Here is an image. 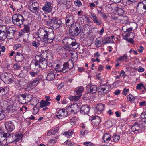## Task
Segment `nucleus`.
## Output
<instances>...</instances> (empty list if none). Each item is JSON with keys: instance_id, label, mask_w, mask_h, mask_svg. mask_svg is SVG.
<instances>
[{"instance_id": "2", "label": "nucleus", "mask_w": 146, "mask_h": 146, "mask_svg": "<svg viewBox=\"0 0 146 146\" xmlns=\"http://www.w3.org/2000/svg\"><path fill=\"white\" fill-rule=\"evenodd\" d=\"M62 41L63 43L64 44V49L68 51L71 50L72 48L76 49L79 46L75 39L70 37H65L62 40Z\"/></svg>"}, {"instance_id": "6", "label": "nucleus", "mask_w": 146, "mask_h": 146, "mask_svg": "<svg viewBox=\"0 0 146 146\" xmlns=\"http://www.w3.org/2000/svg\"><path fill=\"white\" fill-rule=\"evenodd\" d=\"M146 125L142 121H136L134 123V125L131 127L132 131H137L138 133L141 131V129H143Z\"/></svg>"}, {"instance_id": "34", "label": "nucleus", "mask_w": 146, "mask_h": 146, "mask_svg": "<svg viewBox=\"0 0 146 146\" xmlns=\"http://www.w3.org/2000/svg\"><path fill=\"white\" fill-rule=\"evenodd\" d=\"M7 33L6 32H2L1 29V40L4 41L7 38Z\"/></svg>"}, {"instance_id": "14", "label": "nucleus", "mask_w": 146, "mask_h": 146, "mask_svg": "<svg viewBox=\"0 0 146 146\" xmlns=\"http://www.w3.org/2000/svg\"><path fill=\"white\" fill-rule=\"evenodd\" d=\"M54 39V35L53 31L49 32L44 42L46 43H51L53 42Z\"/></svg>"}, {"instance_id": "10", "label": "nucleus", "mask_w": 146, "mask_h": 146, "mask_svg": "<svg viewBox=\"0 0 146 146\" xmlns=\"http://www.w3.org/2000/svg\"><path fill=\"white\" fill-rule=\"evenodd\" d=\"M68 115L67 111L64 109L58 110L56 117L60 119L66 117Z\"/></svg>"}, {"instance_id": "36", "label": "nucleus", "mask_w": 146, "mask_h": 146, "mask_svg": "<svg viewBox=\"0 0 146 146\" xmlns=\"http://www.w3.org/2000/svg\"><path fill=\"white\" fill-rule=\"evenodd\" d=\"M24 27L22 30L25 33H27L26 34L28 35L29 34L30 27L28 25H24Z\"/></svg>"}, {"instance_id": "45", "label": "nucleus", "mask_w": 146, "mask_h": 146, "mask_svg": "<svg viewBox=\"0 0 146 146\" xmlns=\"http://www.w3.org/2000/svg\"><path fill=\"white\" fill-rule=\"evenodd\" d=\"M73 133L71 131L65 132L63 133V135L66 136L68 137H69L72 135Z\"/></svg>"}, {"instance_id": "12", "label": "nucleus", "mask_w": 146, "mask_h": 146, "mask_svg": "<svg viewBox=\"0 0 146 146\" xmlns=\"http://www.w3.org/2000/svg\"><path fill=\"white\" fill-rule=\"evenodd\" d=\"M42 9L45 13H50L52 9V4L50 2H46Z\"/></svg>"}, {"instance_id": "56", "label": "nucleus", "mask_w": 146, "mask_h": 146, "mask_svg": "<svg viewBox=\"0 0 146 146\" xmlns=\"http://www.w3.org/2000/svg\"><path fill=\"white\" fill-rule=\"evenodd\" d=\"M13 68L15 69L18 70L21 68V66L18 64L15 63L13 65Z\"/></svg>"}, {"instance_id": "40", "label": "nucleus", "mask_w": 146, "mask_h": 146, "mask_svg": "<svg viewBox=\"0 0 146 146\" xmlns=\"http://www.w3.org/2000/svg\"><path fill=\"white\" fill-rule=\"evenodd\" d=\"M120 139L119 135L117 134L114 135L111 137V141H113L115 142L117 141Z\"/></svg>"}, {"instance_id": "61", "label": "nucleus", "mask_w": 146, "mask_h": 146, "mask_svg": "<svg viewBox=\"0 0 146 146\" xmlns=\"http://www.w3.org/2000/svg\"><path fill=\"white\" fill-rule=\"evenodd\" d=\"M78 118L76 117H73L70 119V121L71 123H74L76 122L78 120Z\"/></svg>"}, {"instance_id": "7", "label": "nucleus", "mask_w": 146, "mask_h": 146, "mask_svg": "<svg viewBox=\"0 0 146 146\" xmlns=\"http://www.w3.org/2000/svg\"><path fill=\"white\" fill-rule=\"evenodd\" d=\"M111 88V86L109 85L103 84L100 85L98 91V93L99 95L104 94L108 93Z\"/></svg>"}, {"instance_id": "52", "label": "nucleus", "mask_w": 146, "mask_h": 146, "mask_svg": "<svg viewBox=\"0 0 146 146\" xmlns=\"http://www.w3.org/2000/svg\"><path fill=\"white\" fill-rule=\"evenodd\" d=\"M74 4L76 6L78 7H80L82 5L81 2L79 0L75 1Z\"/></svg>"}, {"instance_id": "4", "label": "nucleus", "mask_w": 146, "mask_h": 146, "mask_svg": "<svg viewBox=\"0 0 146 146\" xmlns=\"http://www.w3.org/2000/svg\"><path fill=\"white\" fill-rule=\"evenodd\" d=\"M82 29V27L79 23L77 22L73 23L70 27V35L74 37L78 36L81 32Z\"/></svg>"}, {"instance_id": "57", "label": "nucleus", "mask_w": 146, "mask_h": 146, "mask_svg": "<svg viewBox=\"0 0 146 146\" xmlns=\"http://www.w3.org/2000/svg\"><path fill=\"white\" fill-rule=\"evenodd\" d=\"M129 24H126L122 27V30L124 32H125L127 31V29L128 27H129Z\"/></svg>"}, {"instance_id": "3", "label": "nucleus", "mask_w": 146, "mask_h": 146, "mask_svg": "<svg viewBox=\"0 0 146 146\" xmlns=\"http://www.w3.org/2000/svg\"><path fill=\"white\" fill-rule=\"evenodd\" d=\"M42 20L46 25L52 27L54 29L58 28L62 26V21L58 20L56 17H52L48 19H42Z\"/></svg>"}, {"instance_id": "15", "label": "nucleus", "mask_w": 146, "mask_h": 146, "mask_svg": "<svg viewBox=\"0 0 146 146\" xmlns=\"http://www.w3.org/2000/svg\"><path fill=\"white\" fill-rule=\"evenodd\" d=\"M90 16L94 21V23L96 24V25L99 26L101 25V21L98 19L95 14L94 13L90 12Z\"/></svg>"}, {"instance_id": "37", "label": "nucleus", "mask_w": 146, "mask_h": 146, "mask_svg": "<svg viewBox=\"0 0 146 146\" xmlns=\"http://www.w3.org/2000/svg\"><path fill=\"white\" fill-rule=\"evenodd\" d=\"M1 29L2 32H7V28L5 25H3V21L1 19Z\"/></svg>"}, {"instance_id": "55", "label": "nucleus", "mask_w": 146, "mask_h": 146, "mask_svg": "<svg viewBox=\"0 0 146 146\" xmlns=\"http://www.w3.org/2000/svg\"><path fill=\"white\" fill-rule=\"evenodd\" d=\"M59 129L58 128H56L54 129H52L50 130V131L51 132H52V135H53L56 133V132H58V131Z\"/></svg>"}, {"instance_id": "18", "label": "nucleus", "mask_w": 146, "mask_h": 146, "mask_svg": "<svg viewBox=\"0 0 146 146\" xmlns=\"http://www.w3.org/2000/svg\"><path fill=\"white\" fill-rule=\"evenodd\" d=\"M78 105L76 103L71 105L69 106L67 108L68 110L70 111L71 113L73 112L74 113H76L78 111Z\"/></svg>"}, {"instance_id": "19", "label": "nucleus", "mask_w": 146, "mask_h": 146, "mask_svg": "<svg viewBox=\"0 0 146 146\" xmlns=\"http://www.w3.org/2000/svg\"><path fill=\"white\" fill-rule=\"evenodd\" d=\"M87 86L89 88L88 90L91 94H95L97 92L98 87L96 85H92L90 83L87 85Z\"/></svg>"}, {"instance_id": "38", "label": "nucleus", "mask_w": 146, "mask_h": 146, "mask_svg": "<svg viewBox=\"0 0 146 146\" xmlns=\"http://www.w3.org/2000/svg\"><path fill=\"white\" fill-rule=\"evenodd\" d=\"M128 56L126 54H124L123 56L119 57L118 59V60L120 61H125L126 62H127V59Z\"/></svg>"}, {"instance_id": "53", "label": "nucleus", "mask_w": 146, "mask_h": 146, "mask_svg": "<svg viewBox=\"0 0 146 146\" xmlns=\"http://www.w3.org/2000/svg\"><path fill=\"white\" fill-rule=\"evenodd\" d=\"M36 105H33V106H34L33 108V113L34 115H36V114H37L38 112H39V109H37V108H36V110L35 109V108L36 107Z\"/></svg>"}, {"instance_id": "16", "label": "nucleus", "mask_w": 146, "mask_h": 146, "mask_svg": "<svg viewBox=\"0 0 146 146\" xmlns=\"http://www.w3.org/2000/svg\"><path fill=\"white\" fill-rule=\"evenodd\" d=\"M90 119L92 122V125L93 126H98L100 122V118L98 116L91 117Z\"/></svg>"}, {"instance_id": "27", "label": "nucleus", "mask_w": 146, "mask_h": 146, "mask_svg": "<svg viewBox=\"0 0 146 146\" xmlns=\"http://www.w3.org/2000/svg\"><path fill=\"white\" fill-rule=\"evenodd\" d=\"M102 41H103V42L102 43L103 45H105L109 43H114L113 40H111L109 37L102 39Z\"/></svg>"}, {"instance_id": "62", "label": "nucleus", "mask_w": 146, "mask_h": 146, "mask_svg": "<svg viewBox=\"0 0 146 146\" xmlns=\"http://www.w3.org/2000/svg\"><path fill=\"white\" fill-rule=\"evenodd\" d=\"M1 120L3 119L5 117V113L3 110L1 111Z\"/></svg>"}, {"instance_id": "21", "label": "nucleus", "mask_w": 146, "mask_h": 146, "mask_svg": "<svg viewBox=\"0 0 146 146\" xmlns=\"http://www.w3.org/2000/svg\"><path fill=\"white\" fill-rule=\"evenodd\" d=\"M131 23L132 24V27H128L127 29L126 32H124L123 33H126L127 34H129V35H130L131 34H133V33L131 31H132L133 29H137V24L134 22L133 23Z\"/></svg>"}, {"instance_id": "22", "label": "nucleus", "mask_w": 146, "mask_h": 146, "mask_svg": "<svg viewBox=\"0 0 146 146\" xmlns=\"http://www.w3.org/2000/svg\"><path fill=\"white\" fill-rule=\"evenodd\" d=\"M84 90V88L83 87L81 86L78 87L75 90L74 94L75 95H78L81 96Z\"/></svg>"}, {"instance_id": "58", "label": "nucleus", "mask_w": 146, "mask_h": 146, "mask_svg": "<svg viewBox=\"0 0 146 146\" xmlns=\"http://www.w3.org/2000/svg\"><path fill=\"white\" fill-rule=\"evenodd\" d=\"M36 86V84H34L32 83V82H29L27 85V87L28 88L29 87L31 89H32L33 88V86Z\"/></svg>"}, {"instance_id": "29", "label": "nucleus", "mask_w": 146, "mask_h": 146, "mask_svg": "<svg viewBox=\"0 0 146 146\" xmlns=\"http://www.w3.org/2000/svg\"><path fill=\"white\" fill-rule=\"evenodd\" d=\"M42 76L41 75H39L37 77L33 80L32 83L36 84V86L39 82V81L42 79Z\"/></svg>"}, {"instance_id": "25", "label": "nucleus", "mask_w": 146, "mask_h": 146, "mask_svg": "<svg viewBox=\"0 0 146 146\" xmlns=\"http://www.w3.org/2000/svg\"><path fill=\"white\" fill-rule=\"evenodd\" d=\"M18 108L17 107H16L15 105L9 106H7L6 108L7 110V111L8 112H13L15 111L16 110L17 108Z\"/></svg>"}, {"instance_id": "41", "label": "nucleus", "mask_w": 146, "mask_h": 146, "mask_svg": "<svg viewBox=\"0 0 146 146\" xmlns=\"http://www.w3.org/2000/svg\"><path fill=\"white\" fill-rule=\"evenodd\" d=\"M97 11L98 12V14H100L104 19H106L107 18V16L104 12L98 9L97 10Z\"/></svg>"}, {"instance_id": "1", "label": "nucleus", "mask_w": 146, "mask_h": 146, "mask_svg": "<svg viewBox=\"0 0 146 146\" xmlns=\"http://www.w3.org/2000/svg\"><path fill=\"white\" fill-rule=\"evenodd\" d=\"M48 56L46 52L43 53L40 55H37L35 56V62H32L30 64L31 69L33 68L34 70L41 68L42 69L46 68L47 66L50 67L52 66V64L50 62H47L46 58Z\"/></svg>"}, {"instance_id": "42", "label": "nucleus", "mask_w": 146, "mask_h": 146, "mask_svg": "<svg viewBox=\"0 0 146 146\" xmlns=\"http://www.w3.org/2000/svg\"><path fill=\"white\" fill-rule=\"evenodd\" d=\"M136 89L137 90H141L142 88H144V85L142 83H140L138 84L136 86Z\"/></svg>"}, {"instance_id": "54", "label": "nucleus", "mask_w": 146, "mask_h": 146, "mask_svg": "<svg viewBox=\"0 0 146 146\" xmlns=\"http://www.w3.org/2000/svg\"><path fill=\"white\" fill-rule=\"evenodd\" d=\"M30 75L32 77H35L38 75V73L37 72H34L33 71H31L29 72Z\"/></svg>"}, {"instance_id": "64", "label": "nucleus", "mask_w": 146, "mask_h": 146, "mask_svg": "<svg viewBox=\"0 0 146 146\" xmlns=\"http://www.w3.org/2000/svg\"><path fill=\"white\" fill-rule=\"evenodd\" d=\"M139 105L141 107L145 106L146 105V101H143L139 103Z\"/></svg>"}, {"instance_id": "59", "label": "nucleus", "mask_w": 146, "mask_h": 146, "mask_svg": "<svg viewBox=\"0 0 146 146\" xmlns=\"http://www.w3.org/2000/svg\"><path fill=\"white\" fill-rule=\"evenodd\" d=\"M84 145L87 146H95V145L90 142H86L84 143Z\"/></svg>"}, {"instance_id": "51", "label": "nucleus", "mask_w": 146, "mask_h": 146, "mask_svg": "<svg viewBox=\"0 0 146 146\" xmlns=\"http://www.w3.org/2000/svg\"><path fill=\"white\" fill-rule=\"evenodd\" d=\"M7 75H8V74L6 72L3 73L1 74V80H3L7 76Z\"/></svg>"}, {"instance_id": "33", "label": "nucleus", "mask_w": 146, "mask_h": 146, "mask_svg": "<svg viewBox=\"0 0 146 146\" xmlns=\"http://www.w3.org/2000/svg\"><path fill=\"white\" fill-rule=\"evenodd\" d=\"M21 97L22 98L23 101H22L21 99L20 98H19L18 100L22 104H24L26 102L25 101L26 100V98L27 97L26 94H22L21 95Z\"/></svg>"}, {"instance_id": "39", "label": "nucleus", "mask_w": 146, "mask_h": 146, "mask_svg": "<svg viewBox=\"0 0 146 146\" xmlns=\"http://www.w3.org/2000/svg\"><path fill=\"white\" fill-rule=\"evenodd\" d=\"M135 5H136V7H135L137 9V11L141 9L143 6V3L141 2H136L135 3Z\"/></svg>"}, {"instance_id": "5", "label": "nucleus", "mask_w": 146, "mask_h": 146, "mask_svg": "<svg viewBox=\"0 0 146 146\" xmlns=\"http://www.w3.org/2000/svg\"><path fill=\"white\" fill-rule=\"evenodd\" d=\"M13 23L15 25L20 27L23 23L25 19L21 14H15L13 15L12 17Z\"/></svg>"}, {"instance_id": "11", "label": "nucleus", "mask_w": 146, "mask_h": 146, "mask_svg": "<svg viewBox=\"0 0 146 146\" xmlns=\"http://www.w3.org/2000/svg\"><path fill=\"white\" fill-rule=\"evenodd\" d=\"M4 127V129H6V131L10 132L13 131L15 127L13 122L10 121L5 123Z\"/></svg>"}, {"instance_id": "9", "label": "nucleus", "mask_w": 146, "mask_h": 146, "mask_svg": "<svg viewBox=\"0 0 146 146\" xmlns=\"http://www.w3.org/2000/svg\"><path fill=\"white\" fill-rule=\"evenodd\" d=\"M5 123H3V125L2 124V126L1 127V140H5L7 137H9L10 134L7 133L5 132L6 131V129H4V127Z\"/></svg>"}, {"instance_id": "32", "label": "nucleus", "mask_w": 146, "mask_h": 146, "mask_svg": "<svg viewBox=\"0 0 146 146\" xmlns=\"http://www.w3.org/2000/svg\"><path fill=\"white\" fill-rule=\"evenodd\" d=\"M55 78L54 74L53 73H50L48 74L46 79L47 80L50 81L54 80Z\"/></svg>"}, {"instance_id": "24", "label": "nucleus", "mask_w": 146, "mask_h": 146, "mask_svg": "<svg viewBox=\"0 0 146 146\" xmlns=\"http://www.w3.org/2000/svg\"><path fill=\"white\" fill-rule=\"evenodd\" d=\"M123 36L124 39L129 42L131 44H133L134 43V41L133 40L134 36H133V38H130L129 39L128 38L130 36V35H129V34H127L126 33H123Z\"/></svg>"}, {"instance_id": "48", "label": "nucleus", "mask_w": 146, "mask_h": 146, "mask_svg": "<svg viewBox=\"0 0 146 146\" xmlns=\"http://www.w3.org/2000/svg\"><path fill=\"white\" fill-rule=\"evenodd\" d=\"M49 32V30H48L47 31V32L46 33L44 34L43 35V37H41L40 38V40H41V41H42L44 42L46 40V38L47 35H48V33Z\"/></svg>"}, {"instance_id": "13", "label": "nucleus", "mask_w": 146, "mask_h": 146, "mask_svg": "<svg viewBox=\"0 0 146 146\" xmlns=\"http://www.w3.org/2000/svg\"><path fill=\"white\" fill-rule=\"evenodd\" d=\"M13 139V140L12 141V142H15V144L16 143V142L19 141L21 139V138L23 136L22 134H19L18 133H12V134H10L9 136H11Z\"/></svg>"}, {"instance_id": "28", "label": "nucleus", "mask_w": 146, "mask_h": 146, "mask_svg": "<svg viewBox=\"0 0 146 146\" xmlns=\"http://www.w3.org/2000/svg\"><path fill=\"white\" fill-rule=\"evenodd\" d=\"M104 107V105L102 104H98L96 107V110L100 112L102 111Z\"/></svg>"}, {"instance_id": "44", "label": "nucleus", "mask_w": 146, "mask_h": 146, "mask_svg": "<svg viewBox=\"0 0 146 146\" xmlns=\"http://www.w3.org/2000/svg\"><path fill=\"white\" fill-rule=\"evenodd\" d=\"M127 99L131 102H132L134 101V97L131 94H130L127 96Z\"/></svg>"}, {"instance_id": "26", "label": "nucleus", "mask_w": 146, "mask_h": 146, "mask_svg": "<svg viewBox=\"0 0 146 146\" xmlns=\"http://www.w3.org/2000/svg\"><path fill=\"white\" fill-rule=\"evenodd\" d=\"M103 139L104 140V142L106 143L109 142L110 140H112L111 135L108 133L105 134L103 137Z\"/></svg>"}, {"instance_id": "8", "label": "nucleus", "mask_w": 146, "mask_h": 146, "mask_svg": "<svg viewBox=\"0 0 146 146\" xmlns=\"http://www.w3.org/2000/svg\"><path fill=\"white\" fill-rule=\"evenodd\" d=\"M29 9L31 12L35 13L36 15H39V13L38 12L39 10V4L37 3L34 2L29 5Z\"/></svg>"}, {"instance_id": "30", "label": "nucleus", "mask_w": 146, "mask_h": 146, "mask_svg": "<svg viewBox=\"0 0 146 146\" xmlns=\"http://www.w3.org/2000/svg\"><path fill=\"white\" fill-rule=\"evenodd\" d=\"M50 104V102L46 101H44L43 100H42L40 102V106L41 108H43L44 106H48Z\"/></svg>"}, {"instance_id": "31", "label": "nucleus", "mask_w": 146, "mask_h": 146, "mask_svg": "<svg viewBox=\"0 0 146 146\" xmlns=\"http://www.w3.org/2000/svg\"><path fill=\"white\" fill-rule=\"evenodd\" d=\"M10 75L9 74H8V75L6 77V78L2 80L3 82L5 84H7L11 83L12 82V81H13L12 79L9 77Z\"/></svg>"}, {"instance_id": "17", "label": "nucleus", "mask_w": 146, "mask_h": 146, "mask_svg": "<svg viewBox=\"0 0 146 146\" xmlns=\"http://www.w3.org/2000/svg\"><path fill=\"white\" fill-rule=\"evenodd\" d=\"M48 29L46 28H39L36 33V34L38 36V37L40 39L41 37H43V35L46 33L47 32Z\"/></svg>"}, {"instance_id": "47", "label": "nucleus", "mask_w": 146, "mask_h": 146, "mask_svg": "<svg viewBox=\"0 0 146 146\" xmlns=\"http://www.w3.org/2000/svg\"><path fill=\"white\" fill-rule=\"evenodd\" d=\"M123 9V8H118L117 9V12L119 14L121 15H123L125 13V11Z\"/></svg>"}, {"instance_id": "60", "label": "nucleus", "mask_w": 146, "mask_h": 146, "mask_svg": "<svg viewBox=\"0 0 146 146\" xmlns=\"http://www.w3.org/2000/svg\"><path fill=\"white\" fill-rule=\"evenodd\" d=\"M5 101L4 102L3 101V100H2V102H3V103L2 102H1V104H3V106H2V105H1V106L3 108H4L5 107V106H7V104H8V102L6 101H5V100H4Z\"/></svg>"}, {"instance_id": "49", "label": "nucleus", "mask_w": 146, "mask_h": 146, "mask_svg": "<svg viewBox=\"0 0 146 146\" xmlns=\"http://www.w3.org/2000/svg\"><path fill=\"white\" fill-rule=\"evenodd\" d=\"M13 33H11L10 31H8L7 35V38L9 39H11L13 37Z\"/></svg>"}, {"instance_id": "43", "label": "nucleus", "mask_w": 146, "mask_h": 146, "mask_svg": "<svg viewBox=\"0 0 146 146\" xmlns=\"http://www.w3.org/2000/svg\"><path fill=\"white\" fill-rule=\"evenodd\" d=\"M80 97L81 96H79L75 95V96H72L71 97H70V100L75 101H77L80 99Z\"/></svg>"}, {"instance_id": "63", "label": "nucleus", "mask_w": 146, "mask_h": 146, "mask_svg": "<svg viewBox=\"0 0 146 146\" xmlns=\"http://www.w3.org/2000/svg\"><path fill=\"white\" fill-rule=\"evenodd\" d=\"M1 65L2 66V67L3 68H5L8 66L6 61H3L1 64Z\"/></svg>"}, {"instance_id": "46", "label": "nucleus", "mask_w": 146, "mask_h": 146, "mask_svg": "<svg viewBox=\"0 0 146 146\" xmlns=\"http://www.w3.org/2000/svg\"><path fill=\"white\" fill-rule=\"evenodd\" d=\"M32 44L34 47L37 48L39 46L40 43L38 41H34L32 42Z\"/></svg>"}, {"instance_id": "35", "label": "nucleus", "mask_w": 146, "mask_h": 146, "mask_svg": "<svg viewBox=\"0 0 146 146\" xmlns=\"http://www.w3.org/2000/svg\"><path fill=\"white\" fill-rule=\"evenodd\" d=\"M102 37H99L97 38L96 40L95 45L96 46H101V43L103 42V41H102Z\"/></svg>"}, {"instance_id": "50", "label": "nucleus", "mask_w": 146, "mask_h": 146, "mask_svg": "<svg viewBox=\"0 0 146 146\" xmlns=\"http://www.w3.org/2000/svg\"><path fill=\"white\" fill-rule=\"evenodd\" d=\"M7 88H2V89H1V93H2L3 96L5 95L7 92Z\"/></svg>"}, {"instance_id": "20", "label": "nucleus", "mask_w": 146, "mask_h": 146, "mask_svg": "<svg viewBox=\"0 0 146 146\" xmlns=\"http://www.w3.org/2000/svg\"><path fill=\"white\" fill-rule=\"evenodd\" d=\"M90 108L87 105L82 106L80 111V112L82 114H88L90 111Z\"/></svg>"}, {"instance_id": "23", "label": "nucleus", "mask_w": 146, "mask_h": 146, "mask_svg": "<svg viewBox=\"0 0 146 146\" xmlns=\"http://www.w3.org/2000/svg\"><path fill=\"white\" fill-rule=\"evenodd\" d=\"M24 57L22 54L20 52H17L15 57V60L17 62H21L24 59Z\"/></svg>"}]
</instances>
